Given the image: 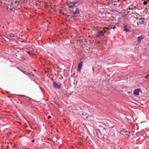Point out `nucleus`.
Returning a JSON list of instances; mask_svg holds the SVG:
<instances>
[{
  "label": "nucleus",
  "instance_id": "4be33fe9",
  "mask_svg": "<svg viewBox=\"0 0 149 149\" xmlns=\"http://www.w3.org/2000/svg\"><path fill=\"white\" fill-rule=\"evenodd\" d=\"M22 72H24V73H25L24 72V71H22Z\"/></svg>",
  "mask_w": 149,
  "mask_h": 149
},
{
  "label": "nucleus",
  "instance_id": "9b49d317",
  "mask_svg": "<svg viewBox=\"0 0 149 149\" xmlns=\"http://www.w3.org/2000/svg\"><path fill=\"white\" fill-rule=\"evenodd\" d=\"M143 19V18H141L140 19V20H141V21H140L138 23V24H141L143 23L144 20H142Z\"/></svg>",
  "mask_w": 149,
  "mask_h": 149
},
{
  "label": "nucleus",
  "instance_id": "39448f33",
  "mask_svg": "<svg viewBox=\"0 0 149 149\" xmlns=\"http://www.w3.org/2000/svg\"><path fill=\"white\" fill-rule=\"evenodd\" d=\"M83 62L81 61L79 63L78 65V66L77 67V70L79 72H80L81 69L82 67Z\"/></svg>",
  "mask_w": 149,
  "mask_h": 149
},
{
  "label": "nucleus",
  "instance_id": "dca6fc26",
  "mask_svg": "<svg viewBox=\"0 0 149 149\" xmlns=\"http://www.w3.org/2000/svg\"><path fill=\"white\" fill-rule=\"evenodd\" d=\"M112 29V27H111L108 28V29L110 30H111Z\"/></svg>",
  "mask_w": 149,
  "mask_h": 149
},
{
  "label": "nucleus",
  "instance_id": "9d476101",
  "mask_svg": "<svg viewBox=\"0 0 149 149\" xmlns=\"http://www.w3.org/2000/svg\"><path fill=\"white\" fill-rule=\"evenodd\" d=\"M72 4V5H74V6H78L79 5V3L77 2H73Z\"/></svg>",
  "mask_w": 149,
  "mask_h": 149
},
{
  "label": "nucleus",
  "instance_id": "4468645a",
  "mask_svg": "<svg viewBox=\"0 0 149 149\" xmlns=\"http://www.w3.org/2000/svg\"><path fill=\"white\" fill-rule=\"evenodd\" d=\"M27 52L28 53V54L29 55H31V54L30 52H29V51H27Z\"/></svg>",
  "mask_w": 149,
  "mask_h": 149
},
{
  "label": "nucleus",
  "instance_id": "aec40b11",
  "mask_svg": "<svg viewBox=\"0 0 149 149\" xmlns=\"http://www.w3.org/2000/svg\"><path fill=\"white\" fill-rule=\"evenodd\" d=\"M147 10V8H146V10Z\"/></svg>",
  "mask_w": 149,
  "mask_h": 149
},
{
  "label": "nucleus",
  "instance_id": "7ed1b4c3",
  "mask_svg": "<svg viewBox=\"0 0 149 149\" xmlns=\"http://www.w3.org/2000/svg\"><path fill=\"white\" fill-rule=\"evenodd\" d=\"M105 31H98L97 32L96 36L97 37L102 36L104 35V33H105Z\"/></svg>",
  "mask_w": 149,
  "mask_h": 149
},
{
  "label": "nucleus",
  "instance_id": "f03ea898",
  "mask_svg": "<svg viewBox=\"0 0 149 149\" xmlns=\"http://www.w3.org/2000/svg\"><path fill=\"white\" fill-rule=\"evenodd\" d=\"M61 84L57 83L54 82L53 83V86L56 88L60 89L61 88Z\"/></svg>",
  "mask_w": 149,
  "mask_h": 149
},
{
  "label": "nucleus",
  "instance_id": "0eeeda50",
  "mask_svg": "<svg viewBox=\"0 0 149 149\" xmlns=\"http://www.w3.org/2000/svg\"><path fill=\"white\" fill-rule=\"evenodd\" d=\"M143 36H140L138 37L137 42L139 43L141 41V40L143 39Z\"/></svg>",
  "mask_w": 149,
  "mask_h": 149
},
{
  "label": "nucleus",
  "instance_id": "1a4fd4ad",
  "mask_svg": "<svg viewBox=\"0 0 149 149\" xmlns=\"http://www.w3.org/2000/svg\"><path fill=\"white\" fill-rule=\"evenodd\" d=\"M74 14H73V15H72L73 17L75 16V15L76 14H79V9L77 8H76L75 10L74 11V12H73Z\"/></svg>",
  "mask_w": 149,
  "mask_h": 149
},
{
  "label": "nucleus",
  "instance_id": "cd10ccee",
  "mask_svg": "<svg viewBox=\"0 0 149 149\" xmlns=\"http://www.w3.org/2000/svg\"><path fill=\"white\" fill-rule=\"evenodd\" d=\"M148 72H149V70H148Z\"/></svg>",
  "mask_w": 149,
  "mask_h": 149
},
{
  "label": "nucleus",
  "instance_id": "f8f14e48",
  "mask_svg": "<svg viewBox=\"0 0 149 149\" xmlns=\"http://www.w3.org/2000/svg\"><path fill=\"white\" fill-rule=\"evenodd\" d=\"M69 3H68V4H69V6H68L69 8H71L73 6H74V5L72 4V2H68Z\"/></svg>",
  "mask_w": 149,
  "mask_h": 149
},
{
  "label": "nucleus",
  "instance_id": "393cba45",
  "mask_svg": "<svg viewBox=\"0 0 149 149\" xmlns=\"http://www.w3.org/2000/svg\"><path fill=\"white\" fill-rule=\"evenodd\" d=\"M128 93H130V92H128Z\"/></svg>",
  "mask_w": 149,
  "mask_h": 149
},
{
  "label": "nucleus",
  "instance_id": "2eb2a0df",
  "mask_svg": "<svg viewBox=\"0 0 149 149\" xmlns=\"http://www.w3.org/2000/svg\"><path fill=\"white\" fill-rule=\"evenodd\" d=\"M147 4V3L146 1H144V2H143V4L144 5H146Z\"/></svg>",
  "mask_w": 149,
  "mask_h": 149
},
{
  "label": "nucleus",
  "instance_id": "423d86ee",
  "mask_svg": "<svg viewBox=\"0 0 149 149\" xmlns=\"http://www.w3.org/2000/svg\"><path fill=\"white\" fill-rule=\"evenodd\" d=\"M121 134L123 135H125V137L128 138L129 134H130V132L127 131L125 132L122 131Z\"/></svg>",
  "mask_w": 149,
  "mask_h": 149
},
{
  "label": "nucleus",
  "instance_id": "6ab92c4d",
  "mask_svg": "<svg viewBox=\"0 0 149 149\" xmlns=\"http://www.w3.org/2000/svg\"><path fill=\"white\" fill-rule=\"evenodd\" d=\"M34 141H35V140H33L32 141V142H34Z\"/></svg>",
  "mask_w": 149,
  "mask_h": 149
},
{
  "label": "nucleus",
  "instance_id": "ddd939ff",
  "mask_svg": "<svg viewBox=\"0 0 149 149\" xmlns=\"http://www.w3.org/2000/svg\"><path fill=\"white\" fill-rule=\"evenodd\" d=\"M113 127H111V130H113L114 131H117V129L116 128H114L113 129Z\"/></svg>",
  "mask_w": 149,
  "mask_h": 149
},
{
  "label": "nucleus",
  "instance_id": "a878e982",
  "mask_svg": "<svg viewBox=\"0 0 149 149\" xmlns=\"http://www.w3.org/2000/svg\"><path fill=\"white\" fill-rule=\"evenodd\" d=\"M17 3V2H16V4Z\"/></svg>",
  "mask_w": 149,
  "mask_h": 149
},
{
  "label": "nucleus",
  "instance_id": "20e7f679",
  "mask_svg": "<svg viewBox=\"0 0 149 149\" xmlns=\"http://www.w3.org/2000/svg\"><path fill=\"white\" fill-rule=\"evenodd\" d=\"M142 92L141 90L140 89H138L135 90L134 91V95H139V92Z\"/></svg>",
  "mask_w": 149,
  "mask_h": 149
},
{
  "label": "nucleus",
  "instance_id": "bb28decb",
  "mask_svg": "<svg viewBox=\"0 0 149 149\" xmlns=\"http://www.w3.org/2000/svg\"><path fill=\"white\" fill-rule=\"evenodd\" d=\"M136 19H137V17H136Z\"/></svg>",
  "mask_w": 149,
  "mask_h": 149
},
{
  "label": "nucleus",
  "instance_id": "6e6552de",
  "mask_svg": "<svg viewBox=\"0 0 149 149\" xmlns=\"http://www.w3.org/2000/svg\"><path fill=\"white\" fill-rule=\"evenodd\" d=\"M128 27L127 25H126L125 24H124V30L125 31L127 32H129L130 31V30L128 28Z\"/></svg>",
  "mask_w": 149,
  "mask_h": 149
},
{
  "label": "nucleus",
  "instance_id": "412c9836",
  "mask_svg": "<svg viewBox=\"0 0 149 149\" xmlns=\"http://www.w3.org/2000/svg\"><path fill=\"white\" fill-rule=\"evenodd\" d=\"M148 6L149 7V4H148Z\"/></svg>",
  "mask_w": 149,
  "mask_h": 149
},
{
  "label": "nucleus",
  "instance_id": "f257e3e1",
  "mask_svg": "<svg viewBox=\"0 0 149 149\" xmlns=\"http://www.w3.org/2000/svg\"><path fill=\"white\" fill-rule=\"evenodd\" d=\"M126 10L127 13H131L128 14L127 15V18L128 20H130L131 18L133 17V15L135 14V12H134L133 11V9L132 8H127Z\"/></svg>",
  "mask_w": 149,
  "mask_h": 149
},
{
  "label": "nucleus",
  "instance_id": "b1692460",
  "mask_svg": "<svg viewBox=\"0 0 149 149\" xmlns=\"http://www.w3.org/2000/svg\"><path fill=\"white\" fill-rule=\"evenodd\" d=\"M123 0V1H126V0Z\"/></svg>",
  "mask_w": 149,
  "mask_h": 149
},
{
  "label": "nucleus",
  "instance_id": "a211bd4d",
  "mask_svg": "<svg viewBox=\"0 0 149 149\" xmlns=\"http://www.w3.org/2000/svg\"><path fill=\"white\" fill-rule=\"evenodd\" d=\"M51 118V116H48V119H49Z\"/></svg>",
  "mask_w": 149,
  "mask_h": 149
},
{
  "label": "nucleus",
  "instance_id": "f3484780",
  "mask_svg": "<svg viewBox=\"0 0 149 149\" xmlns=\"http://www.w3.org/2000/svg\"><path fill=\"white\" fill-rule=\"evenodd\" d=\"M116 28V27L115 26H114L113 27H112V29H113L114 30V29L115 28Z\"/></svg>",
  "mask_w": 149,
  "mask_h": 149
},
{
  "label": "nucleus",
  "instance_id": "5701e85b",
  "mask_svg": "<svg viewBox=\"0 0 149 149\" xmlns=\"http://www.w3.org/2000/svg\"><path fill=\"white\" fill-rule=\"evenodd\" d=\"M8 146H7V148H8Z\"/></svg>",
  "mask_w": 149,
  "mask_h": 149
}]
</instances>
